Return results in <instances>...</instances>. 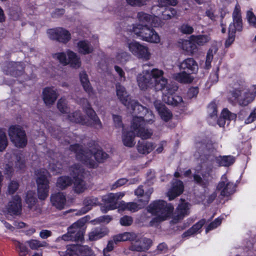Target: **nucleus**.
I'll return each instance as SVG.
<instances>
[{"label": "nucleus", "instance_id": "dca6fc26", "mask_svg": "<svg viewBox=\"0 0 256 256\" xmlns=\"http://www.w3.org/2000/svg\"><path fill=\"white\" fill-rule=\"evenodd\" d=\"M153 192V189L150 188L148 192H145L144 196L146 200L142 201V200H138L139 204L134 202H126L122 201L119 204V210H128L132 212H136L141 209L148 201L150 194Z\"/></svg>", "mask_w": 256, "mask_h": 256}, {"label": "nucleus", "instance_id": "e2e57ef3", "mask_svg": "<svg viewBox=\"0 0 256 256\" xmlns=\"http://www.w3.org/2000/svg\"><path fill=\"white\" fill-rule=\"evenodd\" d=\"M19 184L16 181H12L8 186V192L10 194H13L18 189Z\"/></svg>", "mask_w": 256, "mask_h": 256}, {"label": "nucleus", "instance_id": "1a4fd4ad", "mask_svg": "<svg viewBox=\"0 0 256 256\" xmlns=\"http://www.w3.org/2000/svg\"><path fill=\"white\" fill-rule=\"evenodd\" d=\"M122 234L124 242H136V244H132L130 246V250H131L144 251L148 250L152 242L150 239L144 238L140 240L138 234L134 232H124Z\"/></svg>", "mask_w": 256, "mask_h": 256}, {"label": "nucleus", "instance_id": "58836bf2", "mask_svg": "<svg viewBox=\"0 0 256 256\" xmlns=\"http://www.w3.org/2000/svg\"><path fill=\"white\" fill-rule=\"evenodd\" d=\"M130 55L128 52L121 50L118 52L116 56L114 62L124 64L130 60Z\"/></svg>", "mask_w": 256, "mask_h": 256}, {"label": "nucleus", "instance_id": "c756f323", "mask_svg": "<svg viewBox=\"0 0 256 256\" xmlns=\"http://www.w3.org/2000/svg\"><path fill=\"white\" fill-rule=\"evenodd\" d=\"M68 56V64L74 68H78L81 66V61L80 58L77 54L70 50L66 51Z\"/></svg>", "mask_w": 256, "mask_h": 256}, {"label": "nucleus", "instance_id": "de8ad7c7", "mask_svg": "<svg viewBox=\"0 0 256 256\" xmlns=\"http://www.w3.org/2000/svg\"><path fill=\"white\" fill-rule=\"evenodd\" d=\"M206 220L203 219L200 220L198 223L194 224L191 228H190L188 232H185L184 234L186 236H188L194 234L197 232L205 224Z\"/></svg>", "mask_w": 256, "mask_h": 256}, {"label": "nucleus", "instance_id": "a211bd4d", "mask_svg": "<svg viewBox=\"0 0 256 256\" xmlns=\"http://www.w3.org/2000/svg\"><path fill=\"white\" fill-rule=\"evenodd\" d=\"M48 34L50 38L62 43L68 42L71 38L70 32L62 28L50 29L48 31Z\"/></svg>", "mask_w": 256, "mask_h": 256}, {"label": "nucleus", "instance_id": "2f4dec72", "mask_svg": "<svg viewBox=\"0 0 256 256\" xmlns=\"http://www.w3.org/2000/svg\"><path fill=\"white\" fill-rule=\"evenodd\" d=\"M108 230L105 228H97L91 230L88 234V238L90 241L96 240L108 234Z\"/></svg>", "mask_w": 256, "mask_h": 256}, {"label": "nucleus", "instance_id": "f3484780", "mask_svg": "<svg viewBox=\"0 0 256 256\" xmlns=\"http://www.w3.org/2000/svg\"><path fill=\"white\" fill-rule=\"evenodd\" d=\"M5 158L8 160L12 159V160L14 161V164L12 162H8V163L6 164L5 167V173L6 174H10L14 170H22L25 166L24 162L20 156H16L15 154L12 155L11 154L7 153L5 156Z\"/></svg>", "mask_w": 256, "mask_h": 256}, {"label": "nucleus", "instance_id": "5701e85b", "mask_svg": "<svg viewBox=\"0 0 256 256\" xmlns=\"http://www.w3.org/2000/svg\"><path fill=\"white\" fill-rule=\"evenodd\" d=\"M137 18L141 24V26H146L151 24L154 26H156L159 25L157 22L158 18L157 16H152L150 15L146 14L144 12H139L137 14Z\"/></svg>", "mask_w": 256, "mask_h": 256}, {"label": "nucleus", "instance_id": "4c0bfd02", "mask_svg": "<svg viewBox=\"0 0 256 256\" xmlns=\"http://www.w3.org/2000/svg\"><path fill=\"white\" fill-rule=\"evenodd\" d=\"M211 40L209 34H200L198 36L192 35L190 36V40L198 46H204L208 42Z\"/></svg>", "mask_w": 256, "mask_h": 256}, {"label": "nucleus", "instance_id": "0e129e2a", "mask_svg": "<svg viewBox=\"0 0 256 256\" xmlns=\"http://www.w3.org/2000/svg\"><path fill=\"white\" fill-rule=\"evenodd\" d=\"M246 17L249 23L256 28V16L254 13L252 11L248 10L247 12Z\"/></svg>", "mask_w": 256, "mask_h": 256}, {"label": "nucleus", "instance_id": "412c9836", "mask_svg": "<svg viewBox=\"0 0 256 256\" xmlns=\"http://www.w3.org/2000/svg\"><path fill=\"white\" fill-rule=\"evenodd\" d=\"M124 195V192L110 193L104 196L103 198V200L105 202L109 204L108 210L119 208V204H118V200L123 198Z\"/></svg>", "mask_w": 256, "mask_h": 256}, {"label": "nucleus", "instance_id": "cd10ccee", "mask_svg": "<svg viewBox=\"0 0 256 256\" xmlns=\"http://www.w3.org/2000/svg\"><path fill=\"white\" fill-rule=\"evenodd\" d=\"M184 190V186L182 181L176 180L173 184L172 188L168 192L169 200H172L181 194Z\"/></svg>", "mask_w": 256, "mask_h": 256}, {"label": "nucleus", "instance_id": "49530a36", "mask_svg": "<svg viewBox=\"0 0 256 256\" xmlns=\"http://www.w3.org/2000/svg\"><path fill=\"white\" fill-rule=\"evenodd\" d=\"M158 5L152 7V10L155 12L158 10V7H166L168 6H175L177 4L176 0H158Z\"/></svg>", "mask_w": 256, "mask_h": 256}, {"label": "nucleus", "instance_id": "4468645a", "mask_svg": "<svg viewBox=\"0 0 256 256\" xmlns=\"http://www.w3.org/2000/svg\"><path fill=\"white\" fill-rule=\"evenodd\" d=\"M126 46L129 51L138 58L144 60L150 59L151 54L146 46L136 41H132L127 42Z\"/></svg>", "mask_w": 256, "mask_h": 256}, {"label": "nucleus", "instance_id": "f704fd0d", "mask_svg": "<svg viewBox=\"0 0 256 256\" xmlns=\"http://www.w3.org/2000/svg\"><path fill=\"white\" fill-rule=\"evenodd\" d=\"M190 204L184 200H182L176 208L177 217L178 219L182 218L189 214Z\"/></svg>", "mask_w": 256, "mask_h": 256}, {"label": "nucleus", "instance_id": "a18cd8bd", "mask_svg": "<svg viewBox=\"0 0 256 256\" xmlns=\"http://www.w3.org/2000/svg\"><path fill=\"white\" fill-rule=\"evenodd\" d=\"M60 254L61 256H79L78 246H70L66 252H62Z\"/></svg>", "mask_w": 256, "mask_h": 256}, {"label": "nucleus", "instance_id": "8fccbe9b", "mask_svg": "<svg viewBox=\"0 0 256 256\" xmlns=\"http://www.w3.org/2000/svg\"><path fill=\"white\" fill-rule=\"evenodd\" d=\"M34 192L30 190L28 192L26 195V202L30 208L34 205L37 200L36 198L34 196Z\"/></svg>", "mask_w": 256, "mask_h": 256}, {"label": "nucleus", "instance_id": "4be33fe9", "mask_svg": "<svg viewBox=\"0 0 256 256\" xmlns=\"http://www.w3.org/2000/svg\"><path fill=\"white\" fill-rule=\"evenodd\" d=\"M58 96L56 89L54 87H46L42 90V99L44 104L48 106L53 104Z\"/></svg>", "mask_w": 256, "mask_h": 256}, {"label": "nucleus", "instance_id": "052dcab7", "mask_svg": "<svg viewBox=\"0 0 256 256\" xmlns=\"http://www.w3.org/2000/svg\"><path fill=\"white\" fill-rule=\"evenodd\" d=\"M54 160L50 164V169L55 174H59L62 172V166L58 162L54 164Z\"/></svg>", "mask_w": 256, "mask_h": 256}, {"label": "nucleus", "instance_id": "aec40b11", "mask_svg": "<svg viewBox=\"0 0 256 256\" xmlns=\"http://www.w3.org/2000/svg\"><path fill=\"white\" fill-rule=\"evenodd\" d=\"M116 92L118 98L130 112L132 110V104L136 102L131 99L125 88L120 84L116 85Z\"/></svg>", "mask_w": 256, "mask_h": 256}, {"label": "nucleus", "instance_id": "5fc2aeb1", "mask_svg": "<svg viewBox=\"0 0 256 256\" xmlns=\"http://www.w3.org/2000/svg\"><path fill=\"white\" fill-rule=\"evenodd\" d=\"M8 139L6 132L2 130H0V151L5 150L8 146Z\"/></svg>", "mask_w": 256, "mask_h": 256}, {"label": "nucleus", "instance_id": "f03ea898", "mask_svg": "<svg viewBox=\"0 0 256 256\" xmlns=\"http://www.w3.org/2000/svg\"><path fill=\"white\" fill-rule=\"evenodd\" d=\"M130 112L140 114L139 116H135L133 118L131 128L136 133L137 136L142 139L150 138L152 134L151 130L146 128V123L152 124L154 122V116L152 111L138 104L137 102L132 104V110Z\"/></svg>", "mask_w": 256, "mask_h": 256}, {"label": "nucleus", "instance_id": "ddd939ff", "mask_svg": "<svg viewBox=\"0 0 256 256\" xmlns=\"http://www.w3.org/2000/svg\"><path fill=\"white\" fill-rule=\"evenodd\" d=\"M232 95L236 100L238 104L241 106H246L252 102L256 95V86H252L248 90H244L243 87L236 88L232 92Z\"/></svg>", "mask_w": 256, "mask_h": 256}, {"label": "nucleus", "instance_id": "20e7f679", "mask_svg": "<svg viewBox=\"0 0 256 256\" xmlns=\"http://www.w3.org/2000/svg\"><path fill=\"white\" fill-rule=\"evenodd\" d=\"M70 149L76 153L78 160L91 168L96 166V162H102L108 158L107 154L94 148L83 150L81 146L76 144L70 146Z\"/></svg>", "mask_w": 256, "mask_h": 256}, {"label": "nucleus", "instance_id": "f8f14e48", "mask_svg": "<svg viewBox=\"0 0 256 256\" xmlns=\"http://www.w3.org/2000/svg\"><path fill=\"white\" fill-rule=\"evenodd\" d=\"M84 173V170L79 165L70 168V174L74 180L72 190L77 194H80L87 189L86 183L82 178Z\"/></svg>", "mask_w": 256, "mask_h": 256}, {"label": "nucleus", "instance_id": "603ef678", "mask_svg": "<svg viewBox=\"0 0 256 256\" xmlns=\"http://www.w3.org/2000/svg\"><path fill=\"white\" fill-rule=\"evenodd\" d=\"M14 242L20 256H24L28 254V249L24 244L18 240H14Z\"/></svg>", "mask_w": 256, "mask_h": 256}, {"label": "nucleus", "instance_id": "37998d69", "mask_svg": "<svg viewBox=\"0 0 256 256\" xmlns=\"http://www.w3.org/2000/svg\"><path fill=\"white\" fill-rule=\"evenodd\" d=\"M196 44V43H194L190 40V41L184 40L182 44V48L187 52L192 54L196 52L198 50Z\"/></svg>", "mask_w": 256, "mask_h": 256}, {"label": "nucleus", "instance_id": "bb28decb", "mask_svg": "<svg viewBox=\"0 0 256 256\" xmlns=\"http://www.w3.org/2000/svg\"><path fill=\"white\" fill-rule=\"evenodd\" d=\"M8 70L4 68V70L6 74H10L14 76L21 75L24 70L22 64L21 62H11L8 64Z\"/></svg>", "mask_w": 256, "mask_h": 256}, {"label": "nucleus", "instance_id": "09e8293b", "mask_svg": "<svg viewBox=\"0 0 256 256\" xmlns=\"http://www.w3.org/2000/svg\"><path fill=\"white\" fill-rule=\"evenodd\" d=\"M78 253L82 256H92L94 254L92 250L86 246H78Z\"/></svg>", "mask_w": 256, "mask_h": 256}, {"label": "nucleus", "instance_id": "473e14b6", "mask_svg": "<svg viewBox=\"0 0 256 256\" xmlns=\"http://www.w3.org/2000/svg\"><path fill=\"white\" fill-rule=\"evenodd\" d=\"M155 106L163 120L168 122L172 118V112L164 105L156 104Z\"/></svg>", "mask_w": 256, "mask_h": 256}, {"label": "nucleus", "instance_id": "bf43d9fd", "mask_svg": "<svg viewBox=\"0 0 256 256\" xmlns=\"http://www.w3.org/2000/svg\"><path fill=\"white\" fill-rule=\"evenodd\" d=\"M112 220V218L108 215L103 216L98 218L94 220V224H100L104 222L106 224L108 223Z\"/></svg>", "mask_w": 256, "mask_h": 256}, {"label": "nucleus", "instance_id": "0eeeda50", "mask_svg": "<svg viewBox=\"0 0 256 256\" xmlns=\"http://www.w3.org/2000/svg\"><path fill=\"white\" fill-rule=\"evenodd\" d=\"M132 30L134 34L142 40L154 44H158L160 42L158 34L153 28L146 26L135 25Z\"/></svg>", "mask_w": 256, "mask_h": 256}, {"label": "nucleus", "instance_id": "f257e3e1", "mask_svg": "<svg viewBox=\"0 0 256 256\" xmlns=\"http://www.w3.org/2000/svg\"><path fill=\"white\" fill-rule=\"evenodd\" d=\"M163 75L164 72L157 68H154L150 71H144L137 77L138 85L140 89L144 90L148 88H154L156 90H162L166 88L167 92H165L163 98L165 102L174 106H183L182 98L172 94L176 88H171L168 84L167 79Z\"/></svg>", "mask_w": 256, "mask_h": 256}, {"label": "nucleus", "instance_id": "e433bc0d", "mask_svg": "<svg viewBox=\"0 0 256 256\" xmlns=\"http://www.w3.org/2000/svg\"><path fill=\"white\" fill-rule=\"evenodd\" d=\"M72 183V180L70 177L68 176H61L58 178L56 186L58 188L62 190L71 186Z\"/></svg>", "mask_w": 256, "mask_h": 256}, {"label": "nucleus", "instance_id": "69168bd1", "mask_svg": "<svg viewBox=\"0 0 256 256\" xmlns=\"http://www.w3.org/2000/svg\"><path fill=\"white\" fill-rule=\"evenodd\" d=\"M180 30L182 32L185 34H191L194 32L193 28L188 24H182L180 28Z\"/></svg>", "mask_w": 256, "mask_h": 256}, {"label": "nucleus", "instance_id": "6ab92c4d", "mask_svg": "<svg viewBox=\"0 0 256 256\" xmlns=\"http://www.w3.org/2000/svg\"><path fill=\"white\" fill-rule=\"evenodd\" d=\"M217 188L222 196L228 197L234 192L236 185L234 182L230 181L225 175H224Z\"/></svg>", "mask_w": 256, "mask_h": 256}, {"label": "nucleus", "instance_id": "13d9d810", "mask_svg": "<svg viewBox=\"0 0 256 256\" xmlns=\"http://www.w3.org/2000/svg\"><path fill=\"white\" fill-rule=\"evenodd\" d=\"M221 117L228 120V122L230 120L236 118V115L234 114L231 113L228 109L224 108L222 112Z\"/></svg>", "mask_w": 256, "mask_h": 256}, {"label": "nucleus", "instance_id": "6e6552de", "mask_svg": "<svg viewBox=\"0 0 256 256\" xmlns=\"http://www.w3.org/2000/svg\"><path fill=\"white\" fill-rule=\"evenodd\" d=\"M86 218H84L74 223L68 229L67 234L62 236L64 240L81 241L83 239L84 232V224Z\"/></svg>", "mask_w": 256, "mask_h": 256}, {"label": "nucleus", "instance_id": "b1692460", "mask_svg": "<svg viewBox=\"0 0 256 256\" xmlns=\"http://www.w3.org/2000/svg\"><path fill=\"white\" fill-rule=\"evenodd\" d=\"M8 212L10 214H19L22 210L20 198L15 196L7 206Z\"/></svg>", "mask_w": 256, "mask_h": 256}, {"label": "nucleus", "instance_id": "a19ab883", "mask_svg": "<svg viewBox=\"0 0 256 256\" xmlns=\"http://www.w3.org/2000/svg\"><path fill=\"white\" fill-rule=\"evenodd\" d=\"M80 78L84 90L88 93L90 92H92V88L90 86L88 76L85 72H82L80 74Z\"/></svg>", "mask_w": 256, "mask_h": 256}, {"label": "nucleus", "instance_id": "39448f33", "mask_svg": "<svg viewBox=\"0 0 256 256\" xmlns=\"http://www.w3.org/2000/svg\"><path fill=\"white\" fill-rule=\"evenodd\" d=\"M84 101L86 102L85 106L87 108L86 113L88 119L84 118L79 111H76L72 113L69 112L66 115V118L72 122L91 126L97 129L102 128V124L95 112L90 108L86 100L84 99Z\"/></svg>", "mask_w": 256, "mask_h": 256}, {"label": "nucleus", "instance_id": "c9c22d12", "mask_svg": "<svg viewBox=\"0 0 256 256\" xmlns=\"http://www.w3.org/2000/svg\"><path fill=\"white\" fill-rule=\"evenodd\" d=\"M77 46L79 52L84 54H88L92 52L93 48L87 40H80L77 43Z\"/></svg>", "mask_w": 256, "mask_h": 256}, {"label": "nucleus", "instance_id": "9b49d317", "mask_svg": "<svg viewBox=\"0 0 256 256\" xmlns=\"http://www.w3.org/2000/svg\"><path fill=\"white\" fill-rule=\"evenodd\" d=\"M234 22L229 26L228 38L226 40V47L230 46L234 40V33L236 30L240 31L242 29V20L240 14V6L238 4L236 5L232 14Z\"/></svg>", "mask_w": 256, "mask_h": 256}, {"label": "nucleus", "instance_id": "2eb2a0df", "mask_svg": "<svg viewBox=\"0 0 256 256\" xmlns=\"http://www.w3.org/2000/svg\"><path fill=\"white\" fill-rule=\"evenodd\" d=\"M8 135L12 142L18 148L25 146L27 139L25 132L18 126H11L8 130Z\"/></svg>", "mask_w": 256, "mask_h": 256}, {"label": "nucleus", "instance_id": "774afa93", "mask_svg": "<svg viewBox=\"0 0 256 256\" xmlns=\"http://www.w3.org/2000/svg\"><path fill=\"white\" fill-rule=\"evenodd\" d=\"M114 70L120 77L121 81H124L126 80L125 73L123 70L118 66H115L114 67Z\"/></svg>", "mask_w": 256, "mask_h": 256}, {"label": "nucleus", "instance_id": "6e6d98bb", "mask_svg": "<svg viewBox=\"0 0 256 256\" xmlns=\"http://www.w3.org/2000/svg\"><path fill=\"white\" fill-rule=\"evenodd\" d=\"M66 52H58L56 54L54 57L58 60L59 62L64 66L68 65V58H66Z\"/></svg>", "mask_w": 256, "mask_h": 256}, {"label": "nucleus", "instance_id": "4d7b16f0", "mask_svg": "<svg viewBox=\"0 0 256 256\" xmlns=\"http://www.w3.org/2000/svg\"><path fill=\"white\" fill-rule=\"evenodd\" d=\"M132 222L133 218L130 216H124L120 220V223L122 226H130L132 224Z\"/></svg>", "mask_w": 256, "mask_h": 256}, {"label": "nucleus", "instance_id": "7ed1b4c3", "mask_svg": "<svg viewBox=\"0 0 256 256\" xmlns=\"http://www.w3.org/2000/svg\"><path fill=\"white\" fill-rule=\"evenodd\" d=\"M206 161L202 166V174L203 178L198 174L194 176V180L198 184L206 186L208 182V177L212 172L214 162L218 166H228L235 161L234 157L232 156H214L209 155L206 158Z\"/></svg>", "mask_w": 256, "mask_h": 256}, {"label": "nucleus", "instance_id": "393cba45", "mask_svg": "<svg viewBox=\"0 0 256 256\" xmlns=\"http://www.w3.org/2000/svg\"><path fill=\"white\" fill-rule=\"evenodd\" d=\"M98 204L99 202L97 198L94 196L86 198L84 200V206L76 214L78 215L84 214Z\"/></svg>", "mask_w": 256, "mask_h": 256}, {"label": "nucleus", "instance_id": "864d4df0", "mask_svg": "<svg viewBox=\"0 0 256 256\" xmlns=\"http://www.w3.org/2000/svg\"><path fill=\"white\" fill-rule=\"evenodd\" d=\"M207 112L211 118H216L218 114L217 106L214 102H210L208 106Z\"/></svg>", "mask_w": 256, "mask_h": 256}, {"label": "nucleus", "instance_id": "72a5a7b5", "mask_svg": "<svg viewBox=\"0 0 256 256\" xmlns=\"http://www.w3.org/2000/svg\"><path fill=\"white\" fill-rule=\"evenodd\" d=\"M180 69L188 70L194 72L198 70V65L192 58H188L180 62Z\"/></svg>", "mask_w": 256, "mask_h": 256}, {"label": "nucleus", "instance_id": "338daca9", "mask_svg": "<svg viewBox=\"0 0 256 256\" xmlns=\"http://www.w3.org/2000/svg\"><path fill=\"white\" fill-rule=\"evenodd\" d=\"M127 3L132 6H140L146 4L145 0H126Z\"/></svg>", "mask_w": 256, "mask_h": 256}, {"label": "nucleus", "instance_id": "7c9ffc66", "mask_svg": "<svg viewBox=\"0 0 256 256\" xmlns=\"http://www.w3.org/2000/svg\"><path fill=\"white\" fill-rule=\"evenodd\" d=\"M154 148L152 142L143 140L138 141L136 146L138 152L143 154L150 153L154 149Z\"/></svg>", "mask_w": 256, "mask_h": 256}, {"label": "nucleus", "instance_id": "680f3d73", "mask_svg": "<svg viewBox=\"0 0 256 256\" xmlns=\"http://www.w3.org/2000/svg\"><path fill=\"white\" fill-rule=\"evenodd\" d=\"M221 222H222L221 218H216L213 222H212L208 225V226L206 228V232L207 233L210 230L217 228L218 226H220V224Z\"/></svg>", "mask_w": 256, "mask_h": 256}, {"label": "nucleus", "instance_id": "3c124183", "mask_svg": "<svg viewBox=\"0 0 256 256\" xmlns=\"http://www.w3.org/2000/svg\"><path fill=\"white\" fill-rule=\"evenodd\" d=\"M217 50L218 48L215 46H213L208 50L207 52L206 61V67L208 68L210 66V63L213 59L214 54H216Z\"/></svg>", "mask_w": 256, "mask_h": 256}, {"label": "nucleus", "instance_id": "c03bdc74", "mask_svg": "<svg viewBox=\"0 0 256 256\" xmlns=\"http://www.w3.org/2000/svg\"><path fill=\"white\" fill-rule=\"evenodd\" d=\"M57 108L59 111L63 114L67 115L70 112V108L68 106L66 101L64 98H61L58 100Z\"/></svg>", "mask_w": 256, "mask_h": 256}, {"label": "nucleus", "instance_id": "a878e982", "mask_svg": "<svg viewBox=\"0 0 256 256\" xmlns=\"http://www.w3.org/2000/svg\"><path fill=\"white\" fill-rule=\"evenodd\" d=\"M50 200L52 206L60 210L64 208L66 204V196L62 192L52 194Z\"/></svg>", "mask_w": 256, "mask_h": 256}, {"label": "nucleus", "instance_id": "9d476101", "mask_svg": "<svg viewBox=\"0 0 256 256\" xmlns=\"http://www.w3.org/2000/svg\"><path fill=\"white\" fill-rule=\"evenodd\" d=\"M36 184L38 186V196L39 199L44 200L48 195L49 180L48 177L49 175L45 169H40L36 172Z\"/></svg>", "mask_w": 256, "mask_h": 256}, {"label": "nucleus", "instance_id": "423d86ee", "mask_svg": "<svg viewBox=\"0 0 256 256\" xmlns=\"http://www.w3.org/2000/svg\"><path fill=\"white\" fill-rule=\"evenodd\" d=\"M174 210L170 204L162 200L154 202L148 208V211L156 216L154 220L156 222H160L170 218Z\"/></svg>", "mask_w": 256, "mask_h": 256}, {"label": "nucleus", "instance_id": "c85d7f7f", "mask_svg": "<svg viewBox=\"0 0 256 256\" xmlns=\"http://www.w3.org/2000/svg\"><path fill=\"white\" fill-rule=\"evenodd\" d=\"M133 131H126L122 132V140L124 146L127 147H132L135 144V134L137 133L130 128Z\"/></svg>", "mask_w": 256, "mask_h": 256}, {"label": "nucleus", "instance_id": "ea45409f", "mask_svg": "<svg viewBox=\"0 0 256 256\" xmlns=\"http://www.w3.org/2000/svg\"><path fill=\"white\" fill-rule=\"evenodd\" d=\"M174 78L178 82L181 83H190L193 80V78L185 72L174 74Z\"/></svg>", "mask_w": 256, "mask_h": 256}, {"label": "nucleus", "instance_id": "79ce46f5", "mask_svg": "<svg viewBox=\"0 0 256 256\" xmlns=\"http://www.w3.org/2000/svg\"><path fill=\"white\" fill-rule=\"evenodd\" d=\"M26 244L33 250H38L39 248L48 246V244L46 242H41L34 239L26 241Z\"/></svg>", "mask_w": 256, "mask_h": 256}]
</instances>
